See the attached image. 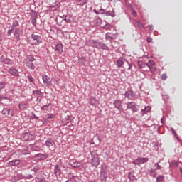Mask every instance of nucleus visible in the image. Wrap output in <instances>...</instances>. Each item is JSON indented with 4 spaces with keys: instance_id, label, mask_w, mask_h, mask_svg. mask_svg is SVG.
<instances>
[{
    "instance_id": "nucleus-1",
    "label": "nucleus",
    "mask_w": 182,
    "mask_h": 182,
    "mask_svg": "<svg viewBox=\"0 0 182 182\" xmlns=\"http://www.w3.org/2000/svg\"><path fill=\"white\" fill-rule=\"evenodd\" d=\"M92 159H91V164L93 167H97L99 164H100V160L99 159V155L97 153H92L91 154Z\"/></svg>"
},
{
    "instance_id": "nucleus-2",
    "label": "nucleus",
    "mask_w": 182,
    "mask_h": 182,
    "mask_svg": "<svg viewBox=\"0 0 182 182\" xmlns=\"http://www.w3.org/2000/svg\"><path fill=\"white\" fill-rule=\"evenodd\" d=\"M149 161V158H138L134 160L132 164L135 166H139V164H144V163H147Z\"/></svg>"
},
{
    "instance_id": "nucleus-3",
    "label": "nucleus",
    "mask_w": 182,
    "mask_h": 182,
    "mask_svg": "<svg viewBox=\"0 0 182 182\" xmlns=\"http://www.w3.org/2000/svg\"><path fill=\"white\" fill-rule=\"evenodd\" d=\"M42 79L43 80L44 85H46V86H52V81L48 75L43 74Z\"/></svg>"
},
{
    "instance_id": "nucleus-4",
    "label": "nucleus",
    "mask_w": 182,
    "mask_h": 182,
    "mask_svg": "<svg viewBox=\"0 0 182 182\" xmlns=\"http://www.w3.org/2000/svg\"><path fill=\"white\" fill-rule=\"evenodd\" d=\"M2 114H4L5 117H12V116L14 115V111L9 109H4L2 110Z\"/></svg>"
},
{
    "instance_id": "nucleus-5",
    "label": "nucleus",
    "mask_w": 182,
    "mask_h": 182,
    "mask_svg": "<svg viewBox=\"0 0 182 182\" xmlns=\"http://www.w3.org/2000/svg\"><path fill=\"white\" fill-rule=\"evenodd\" d=\"M127 109H132V112H137L139 110V106L134 102H129L127 105Z\"/></svg>"
},
{
    "instance_id": "nucleus-6",
    "label": "nucleus",
    "mask_w": 182,
    "mask_h": 182,
    "mask_svg": "<svg viewBox=\"0 0 182 182\" xmlns=\"http://www.w3.org/2000/svg\"><path fill=\"white\" fill-rule=\"evenodd\" d=\"M125 97L129 99V100H133L134 99V95L133 94V91H127L125 92Z\"/></svg>"
},
{
    "instance_id": "nucleus-7",
    "label": "nucleus",
    "mask_w": 182,
    "mask_h": 182,
    "mask_svg": "<svg viewBox=\"0 0 182 182\" xmlns=\"http://www.w3.org/2000/svg\"><path fill=\"white\" fill-rule=\"evenodd\" d=\"M113 105H114L115 109L120 110V108L122 107V101L115 100V101H114Z\"/></svg>"
},
{
    "instance_id": "nucleus-8",
    "label": "nucleus",
    "mask_w": 182,
    "mask_h": 182,
    "mask_svg": "<svg viewBox=\"0 0 182 182\" xmlns=\"http://www.w3.org/2000/svg\"><path fill=\"white\" fill-rule=\"evenodd\" d=\"M46 145L47 147H52L53 146H55V141L52 139H48L46 141Z\"/></svg>"
},
{
    "instance_id": "nucleus-9",
    "label": "nucleus",
    "mask_w": 182,
    "mask_h": 182,
    "mask_svg": "<svg viewBox=\"0 0 182 182\" xmlns=\"http://www.w3.org/2000/svg\"><path fill=\"white\" fill-rule=\"evenodd\" d=\"M21 164V160H13L10 161L9 162V166H19Z\"/></svg>"
},
{
    "instance_id": "nucleus-10",
    "label": "nucleus",
    "mask_w": 182,
    "mask_h": 182,
    "mask_svg": "<svg viewBox=\"0 0 182 182\" xmlns=\"http://www.w3.org/2000/svg\"><path fill=\"white\" fill-rule=\"evenodd\" d=\"M55 50L58 52V53H62L63 52V46H62V43H58L55 46Z\"/></svg>"
},
{
    "instance_id": "nucleus-11",
    "label": "nucleus",
    "mask_w": 182,
    "mask_h": 182,
    "mask_svg": "<svg viewBox=\"0 0 182 182\" xmlns=\"http://www.w3.org/2000/svg\"><path fill=\"white\" fill-rule=\"evenodd\" d=\"M26 65L29 69H31V70H34V69H35V64H33V63H32V62L26 61Z\"/></svg>"
},
{
    "instance_id": "nucleus-12",
    "label": "nucleus",
    "mask_w": 182,
    "mask_h": 182,
    "mask_svg": "<svg viewBox=\"0 0 182 182\" xmlns=\"http://www.w3.org/2000/svg\"><path fill=\"white\" fill-rule=\"evenodd\" d=\"M40 160H45V159H48L47 154H38L36 155Z\"/></svg>"
},
{
    "instance_id": "nucleus-13",
    "label": "nucleus",
    "mask_w": 182,
    "mask_h": 182,
    "mask_svg": "<svg viewBox=\"0 0 182 182\" xmlns=\"http://www.w3.org/2000/svg\"><path fill=\"white\" fill-rule=\"evenodd\" d=\"M146 66L150 68H153L154 65H156V63H154V60H149L148 63H146Z\"/></svg>"
},
{
    "instance_id": "nucleus-14",
    "label": "nucleus",
    "mask_w": 182,
    "mask_h": 182,
    "mask_svg": "<svg viewBox=\"0 0 182 182\" xmlns=\"http://www.w3.org/2000/svg\"><path fill=\"white\" fill-rule=\"evenodd\" d=\"M73 19V17H72V16H66L65 17L64 21H65V22H67L68 23H70Z\"/></svg>"
},
{
    "instance_id": "nucleus-15",
    "label": "nucleus",
    "mask_w": 182,
    "mask_h": 182,
    "mask_svg": "<svg viewBox=\"0 0 182 182\" xmlns=\"http://www.w3.org/2000/svg\"><path fill=\"white\" fill-rule=\"evenodd\" d=\"M54 174H60V165H56Z\"/></svg>"
},
{
    "instance_id": "nucleus-16",
    "label": "nucleus",
    "mask_w": 182,
    "mask_h": 182,
    "mask_svg": "<svg viewBox=\"0 0 182 182\" xmlns=\"http://www.w3.org/2000/svg\"><path fill=\"white\" fill-rule=\"evenodd\" d=\"M32 39H33V41H36L38 42V43H39V41L41 40V36H39L38 35H32L31 36Z\"/></svg>"
},
{
    "instance_id": "nucleus-17",
    "label": "nucleus",
    "mask_w": 182,
    "mask_h": 182,
    "mask_svg": "<svg viewBox=\"0 0 182 182\" xmlns=\"http://www.w3.org/2000/svg\"><path fill=\"white\" fill-rule=\"evenodd\" d=\"M9 73L12 75V76L18 75V70L16 69H10Z\"/></svg>"
},
{
    "instance_id": "nucleus-18",
    "label": "nucleus",
    "mask_w": 182,
    "mask_h": 182,
    "mask_svg": "<svg viewBox=\"0 0 182 182\" xmlns=\"http://www.w3.org/2000/svg\"><path fill=\"white\" fill-rule=\"evenodd\" d=\"M101 175L103 176V178H101V182H106V178H107V173H105V172L102 171Z\"/></svg>"
},
{
    "instance_id": "nucleus-19",
    "label": "nucleus",
    "mask_w": 182,
    "mask_h": 182,
    "mask_svg": "<svg viewBox=\"0 0 182 182\" xmlns=\"http://www.w3.org/2000/svg\"><path fill=\"white\" fill-rule=\"evenodd\" d=\"M78 63H80L81 65H85V63H86V58H85L84 57L79 58Z\"/></svg>"
},
{
    "instance_id": "nucleus-20",
    "label": "nucleus",
    "mask_w": 182,
    "mask_h": 182,
    "mask_svg": "<svg viewBox=\"0 0 182 182\" xmlns=\"http://www.w3.org/2000/svg\"><path fill=\"white\" fill-rule=\"evenodd\" d=\"M124 62H123L122 60H117V65L118 68H122L124 65Z\"/></svg>"
},
{
    "instance_id": "nucleus-21",
    "label": "nucleus",
    "mask_w": 182,
    "mask_h": 182,
    "mask_svg": "<svg viewBox=\"0 0 182 182\" xmlns=\"http://www.w3.org/2000/svg\"><path fill=\"white\" fill-rule=\"evenodd\" d=\"M26 107H27L26 103H21L18 106L20 110H25V109H26Z\"/></svg>"
},
{
    "instance_id": "nucleus-22",
    "label": "nucleus",
    "mask_w": 182,
    "mask_h": 182,
    "mask_svg": "<svg viewBox=\"0 0 182 182\" xmlns=\"http://www.w3.org/2000/svg\"><path fill=\"white\" fill-rule=\"evenodd\" d=\"M14 35L17 36V39H21V37H19V28H15Z\"/></svg>"
},
{
    "instance_id": "nucleus-23",
    "label": "nucleus",
    "mask_w": 182,
    "mask_h": 182,
    "mask_svg": "<svg viewBox=\"0 0 182 182\" xmlns=\"http://www.w3.org/2000/svg\"><path fill=\"white\" fill-rule=\"evenodd\" d=\"M27 60H28V62H33V60H35V58L32 55H28Z\"/></svg>"
},
{
    "instance_id": "nucleus-24",
    "label": "nucleus",
    "mask_w": 182,
    "mask_h": 182,
    "mask_svg": "<svg viewBox=\"0 0 182 182\" xmlns=\"http://www.w3.org/2000/svg\"><path fill=\"white\" fill-rule=\"evenodd\" d=\"M164 178V176L160 175V176H159L156 178V181H157V182L163 181Z\"/></svg>"
},
{
    "instance_id": "nucleus-25",
    "label": "nucleus",
    "mask_w": 182,
    "mask_h": 182,
    "mask_svg": "<svg viewBox=\"0 0 182 182\" xmlns=\"http://www.w3.org/2000/svg\"><path fill=\"white\" fill-rule=\"evenodd\" d=\"M4 63H6V65H11V63H12V61L10 59L8 58H5L4 60Z\"/></svg>"
},
{
    "instance_id": "nucleus-26",
    "label": "nucleus",
    "mask_w": 182,
    "mask_h": 182,
    "mask_svg": "<svg viewBox=\"0 0 182 182\" xmlns=\"http://www.w3.org/2000/svg\"><path fill=\"white\" fill-rule=\"evenodd\" d=\"M90 104L91 105V106H96V100L92 99L90 102Z\"/></svg>"
},
{
    "instance_id": "nucleus-27",
    "label": "nucleus",
    "mask_w": 182,
    "mask_h": 182,
    "mask_svg": "<svg viewBox=\"0 0 182 182\" xmlns=\"http://www.w3.org/2000/svg\"><path fill=\"white\" fill-rule=\"evenodd\" d=\"M151 108H150V106H147L144 109L142 110V112H145V113H149L150 112Z\"/></svg>"
},
{
    "instance_id": "nucleus-28",
    "label": "nucleus",
    "mask_w": 182,
    "mask_h": 182,
    "mask_svg": "<svg viewBox=\"0 0 182 182\" xmlns=\"http://www.w3.org/2000/svg\"><path fill=\"white\" fill-rule=\"evenodd\" d=\"M29 133H26L24 134V141H28L29 140Z\"/></svg>"
},
{
    "instance_id": "nucleus-29",
    "label": "nucleus",
    "mask_w": 182,
    "mask_h": 182,
    "mask_svg": "<svg viewBox=\"0 0 182 182\" xmlns=\"http://www.w3.org/2000/svg\"><path fill=\"white\" fill-rule=\"evenodd\" d=\"M156 168V170H161V166H160L159 164H154Z\"/></svg>"
},
{
    "instance_id": "nucleus-30",
    "label": "nucleus",
    "mask_w": 182,
    "mask_h": 182,
    "mask_svg": "<svg viewBox=\"0 0 182 182\" xmlns=\"http://www.w3.org/2000/svg\"><path fill=\"white\" fill-rule=\"evenodd\" d=\"M149 173H150L151 174H152V173H154V177H156V176H157V172H156V171H154V169H151V170L149 171Z\"/></svg>"
},
{
    "instance_id": "nucleus-31",
    "label": "nucleus",
    "mask_w": 182,
    "mask_h": 182,
    "mask_svg": "<svg viewBox=\"0 0 182 182\" xmlns=\"http://www.w3.org/2000/svg\"><path fill=\"white\" fill-rule=\"evenodd\" d=\"M5 87V82H0V90H2Z\"/></svg>"
},
{
    "instance_id": "nucleus-32",
    "label": "nucleus",
    "mask_w": 182,
    "mask_h": 182,
    "mask_svg": "<svg viewBox=\"0 0 182 182\" xmlns=\"http://www.w3.org/2000/svg\"><path fill=\"white\" fill-rule=\"evenodd\" d=\"M55 117V114H48V119H53Z\"/></svg>"
},
{
    "instance_id": "nucleus-33",
    "label": "nucleus",
    "mask_w": 182,
    "mask_h": 182,
    "mask_svg": "<svg viewBox=\"0 0 182 182\" xmlns=\"http://www.w3.org/2000/svg\"><path fill=\"white\" fill-rule=\"evenodd\" d=\"M161 79L162 80H166V79H167V75L166 74H162Z\"/></svg>"
},
{
    "instance_id": "nucleus-34",
    "label": "nucleus",
    "mask_w": 182,
    "mask_h": 182,
    "mask_svg": "<svg viewBox=\"0 0 182 182\" xmlns=\"http://www.w3.org/2000/svg\"><path fill=\"white\" fill-rule=\"evenodd\" d=\"M146 41H147L149 43H150L153 42V38H151V37H148V38H146Z\"/></svg>"
},
{
    "instance_id": "nucleus-35",
    "label": "nucleus",
    "mask_w": 182,
    "mask_h": 182,
    "mask_svg": "<svg viewBox=\"0 0 182 182\" xmlns=\"http://www.w3.org/2000/svg\"><path fill=\"white\" fill-rule=\"evenodd\" d=\"M149 70L152 73H154V72H156V68H154V66L149 68Z\"/></svg>"
},
{
    "instance_id": "nucleus-36",
    "label": "nucleus",
    "mask_w": 182,
    "mask_h": 182,
    "mask_svg": "<svg viewBox=\"0 0 182 182\" xmlns=\"http://www.w3.org/2000/svg\"><path fill=\"white\" fill-rule=\"evenodd\" d=\"M48 107H49V105H43L41 107V110H46L48 109Z\"/></svg>"
},
{
    "instance_id": "nucleus-37",
    "label": "nucleus",
    "mask_w": 182,
    "mask_h": 182,
    "mask_svg": "<svg viewBox=\"0 0 182 182\" xmlns=\"http://www.w3.org/2000/svg\"><path fill=\"white\" fill-rule=\"evenodd\" d=\"M28 79L30 82H33V77H32L31 75H28Z\"/></svg>"
},
{
    "instance_id": "nucleus-38",
    "label": "nucleus",
    "mask_w": 182,
    "mask_h": 182,
    "mask_svg": "<svg viewBox=\"0 0 182 182\" xmlns=\"http://www.w3.org/2000/svg\"><path fill=\"white\" fill-rule=\"evenodd\" d=\"M137 25L139 28H143V23H140V21L137 22Z\"/></svg>"
},
{
    "instance_id": "nucleus-39",
    "label": "nucleus",
    "mask_w": 182,
    "mask_h": 182,
    "mask_svg": "<svg viewBox=\"0 0 182 182\" xmlns=\"http://www.w3.org/2000/svg\"><path fill=\"white\" fill-rule=\"evenodd\" d=\"M132 15H134V16H137V13L134 10H132Z\"/></svg>"
},
{
    "instance_id": "nucleus-40",
    "label": "nucleus",
    "mask_w": 182,
    "mask_h": 182,
    "mask_svg": "<svg viewBox=\"0 0 182 182\" xmlns=\"http://www.w3.org/2000/svg\"><path fill=\"white\" fill-rule=\"evenodd\" d=\"M33 93H34V95H41V91H39V90H37V91H34L33 92Z\"/></svg>"
},
{
    "instance_id": "nucleus-41",
    "label": "nucleus",
    "mask_w": 182,
    "mask_h": 182,
    "mask_svg": "<svg viewBox=\"0 0 182 182\" xmlns=\"http://www.w3.org/2000/svg\"><path fill=\"white\" fill-rule=\"evenodd\" d=\"M93 11H94L95 14H96L97 15H99V11H97V10L94 9Z\"/></svg>"
},
{
    "instance_id": "nucleus-42",
    "label": "nucleus",
    "mask_w": 182,
    "mask_h": 182,
    "mask_svg": "<svg viewBox=\"0 0 182 182\" xmlns=\"http://www.w3.org/2000/svg\"><path fill=\"white\" fill-rule=\"evenodd\" d=\"M8 33H9V35H11V33H12V29L9 30Z\"/></svg>"
},
{
    "instance_id": "nucleus-43",
    "label": "nucleus",
    "mask_w": 182,
    "mask_h": 182,
    "mask_svg": "<svg viewBox=\"0 0 182 182\" xmlns=\"http://www.w3.org/2000/svg\"><path fill=\"white\" fill-rule=\"evenodd\" d=\"M129 70L130 69H132V65H130V63H129V68H128Z\"/></svg>"
},
{
    "instance_id": "nucleus-44",
    "label": "nucleus",
    "mask_w": 182,
    "mask_h": 182,
    "mask_svg": "<svg viewBox=\"0 0 182 182\" xmlns=\"http://www.w3.org/2000/svg\"><path fill=\"white\" fill-rule=\"evenodd\" d=\"M74 167H77V162H75V163H74Z\"/></svg>"
},
{
    "instance_id": "nucleus-45",
    "label": "nucleus",
    "mask_w": 182,
    "mask_h": 182,
    "mask_svg": "<svg viewBox=\"0 0 182 182\" xmlns=\"http://www.w3.org/2000/svg\"><path fill=\"white\" fill-rule=\"evenodd\" d=\"M174 164H175V166H176V167H178V163L175 162V163H174Z\"/></svg>"
},
{
    "instance_id": "nucleus-46",
    "label": "nucleus",
    "mask_w": 182,
    "mask_h": 182,
    "mask_svg": "<svg viewBox=\"0 0 182 182\" xmlns=\"http://www.w3.org/2000/svg\"><path fill=\"white\" fill-rule=\"evenodd\" d=\"M2 43V38H0V45Z\"/></svg>"
},
{
    "instance_id": "nucleus-47",
    "label": "nucleus",
    "mask_w": 182,
    "mask_h": 182,
    "mask_svg": "<svg viewBox=\"0 0 182 182\" xmlns=\"http://www.w3.org/2000/svg\"><path fill=\"white\" fill-rule=\"evenodd\" d=\"M23 154H28V151H26V152L23 153Z\"/></svg>"
},
{
    "instance_id": "nucleus-48",
    "label": "nucleus",
    "mask_w": 182,
    "mask_h": 182,
    "mask_svg": "<svg viewBox=\"0 0 182 182\" xmlns=\"http://www.w3.org/2000/svg\"><path fill=\"white\" fill-rule=\"evenodd\" d=\"M2 100V97L0 95V102Z\"/></svg>"
},
{
    "instance_id": "nucleus-49",
    "label": "nucleus",
    "mask_w": 182,
    "mask_h": 182,
    "mask_svg": "<svg viewBox=\"0 0 182 182\" xmlns=\"http://www.w3.org/2000/svg\"><path fill=\"white\" fill-rule=\"evenodd\" d=\"M151 176H153V177H154V173H151Z\"/></svg>"
},
{
    "instance_id": "nucleus-50",
    "label": "nucleus",
    "mask_w": 182,
    "mask_h": 182,
    "mask_svg": "<svg viewBox=\"0 0 182 182\" xmlns=\"http://www.w3.org/2000/svg\"><path fill=\"white\" fill-rule=\"evenodd\" d=\"M130 174H132V173L129 172V176H130ZM129 178H130V176H129Z\"/></svg>"
},
{
    "instance_id": "nucleus-51",
    "label": "nucleus",
    "mask_w": 182,
    "mask_h": 182,
    "mask_svg": "<svg viewBox=\"0 0 182 182\" xmlns=\"http://www.w3.org/2000/svg\"><path fill=\"white\" fill-rule=\"evenodd\" d=\"M16 25H18V21H16Z\"/></svg>"
},
{
    "instance_id": "nucleus-52",
    "label": "nucleus",
    "mask_w": 182,
    "mask_h": 182,
    "mask_svg": "<svg viewBox=\"0 0 182 182\" xmlns=\"http://www.w3.org/2000/svg\"><path fill=\"white\" fill-rule=\"evenodd\" d=\"M100 11H103V9H101Z\"/></svg>"
},
{
    "instance_id": "nucleus-53",
    "label": "nucleus",
    "mask_w": 182,
    "mask_h": 182,
    "mask_svg": "<svg viewBox=\"0 0 182 182\" xmlns=\"http://www.w3.org/2000/svg\"><path fill=\"white\" fill-rule=\"evenodd\" d=\"M139 65H140V62H139Z\"/></svg>"
}]
</instances>
